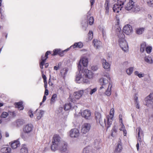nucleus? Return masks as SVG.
Instances as JSON below:
<instances>
[{"instance_id":"nucleus-1","label":"nucleus","mask_w":153,"mask_h":153,"mask_svg":"<svg viewBox=\"0 0 153 153\" xmlns=\"http://www.w3.org/2000/svg\"><path fill=\"white\" fill-rule=\"evenodd\" d=\"M110 80L109 74L104 75L99 80V82L101 86L100 88V92H105V94L107 96H109L111 94V90L112 84L109 81Z\"/></svg>"},{"instance_id":"nucleus-2","label":"nucleus","mask_w":153,"mask_h":153,"mask_svg":"<svg viewBox=\"0 0 153 153\" xmlns=\"http://www.w3.org/2000/svg\"><path fill=\"white\" fill-rule=\"evenodd\" d=\"M116 31L119 38L118 41L120 47L124 52H128V47L127 42L124 39L125 37L124 35L120 28H117Z\"/></svg>"},{"instance_id":"nucleus-3","label":"nucleus","mask_w":153,"mask_h":153,"mask_svg":"<svg viewBox=\"0 0 153 153\" xmlns=\"http://www.w3.org/2000/svg\"><path fill=\"white\" fill-rule=\"evenodd\" d=\"M63 142L61 140L59 136L57 134L54 135L53 137L52 145L51 147V149L55 151L59 149V147L60 146L61 143Z\"/></svg>"},{"instance_id":"nucleus-4","label":"nucleus","mask_w":153,"mask_h":153,"mask_svg":"<svg viewBox=\"0 0 153 153\" xmlns=\"http://www.w3.org/2000/svg\"><path fill=\"white\" fill-rule=\"evenodd\" d=\"M125 8L128 11L134 12H137L140 10L139 6L135 4L134 2L132 0L129 1L126 5Z\"/></svg>"},{"instance_id":"nucleus-5","label":"nucleus","mask_w":153,"mask_h":153,"mask_svg":"<svg viewBox=\"0 0 153 153\" xmlns=\"http://www.w3.org/2000/svg\"><path fill=\"white\" fill-rule=\"evenodd\" d=\"M136 131L138 132V138L137 143L136 146L137 151L139 150L140 145L141 146L143 145V134L142 130L140 127L137 128Z\"/></svg>"},{"instance_id":"nucleus-6","label":"nucleus","mask_w":153,"mask_h":153,"mask_svg":"<svg viewBox=\"0 0 153 153\" xmlns=\"http://www.w3.org/2000/svg\"><path fill=\"white\" fill-rule=\"evenodd\" d=\"M126 0H117V4H114L113 7V11L118 13L123 7Z\"/></svg>"},{"instance_id":"nucleus-7","label":"nucleus","mask_w":153,"mask_h":153,"mask_svg":"<svg viewBox=\"0 0 153 153\" xmlns=\"http://www.w3.org/2000/svg\"><path fill=\"white\" fill-rule=\"evenodd\" d=\"M88 59L86 56H83L80 59L78 65V70L80 71L83 69L81 64L83 66L85 67L88 66Z\"/></svg>"},{"instance_id":"nucleus-8","label":"nucleus","mask_w":153,"mask_h":153,"mask_svg":"<svg viewBox=\"0 0 153 153\" xmlns=\"http://www.w3.org/2000/svg\"><path fill=\"white\" fill-rule=\"evenodd\" d=\"M84 76L80 73V72L76 75L75 77V81L77 83H88L89 82V80L86 78H84Z\"/></svg>"},{"instance_id":"nucleus-9","label":"nucleus","mask_w":153,"mask_h":153,"mask_svg":"<svg viewBox=\"0 0 153 153\" xmlns=\"http://www.w3.org/2000/svg\"><path fill=\"white\" fill-rule=\"evenodd\" d=\"M144 105L153 108V93L150 94L145 98Z\"/></svg>"},{"instance_id":"nucleus-10","label":"nucleus","mask_w":153,"mask_h":153,"mask_svg":"<svg viewBox=\"0 0 153 153\" xmlns=\"http://www.w3.org/2000/svg\"><path fill=\"white\" fill-rule=\"evenodd\" d=\"M83 75L85 78L88 79H92L94 76V73L91 70H89L87 68L83 69Z\"/></svg>"},{"instance_id":"nucleus-11","label":"nucleus","mask_w":153,"mask_h":153,"mask_svg":"<svg viewBox=\"0 0 153 153\" xmlns=\"http://www.w3.org/2000/svg\"><path fill=\"white\" fill-rule=\"evenodd\" d=\"M84 91L83 90H80L78 91L75 92L74 93L73 96V99H71V101L72 102H74L76 100H78L82 96Z\"/></svg>"},{"instance_id":"nucleus-12","label":"nucleus","mask_w":153,"mask_h":153,"mask_svg":"<svg viewBox=\"0 0 153 153\" xmlns=\"http://www.w3.org/2000/svg\"><path fill=\"white\" fill-rule=\"evenodd\" d=\"M79 131L77 128H74L71 129L70 131L69 135L71 137L77 138L79 135Z\"/></svg>"},{"instance_id":"nucleus-13","label":"nucleus","mask_w":153,"mask_h":153,"mask_svg":"<svg viewBox=\"0 0 153 153\" xmlns=\"http://www.w3.org/2000/svg\"><path fill=\"white\" fill-rule=\"evenodd\" d=\"M33 128V126L32 124H28L24 126L23 131L25 133L29 134L32 131Z\"/></svg>"},{"instance_id":"nucleus-14","label":"nucleus","mask_w":153,"mask_h":153,"mask_svg":"<svg viewBox=\"0 0 153 153\" xmlns=\"http://www.w3.org/2000/svg\"><path fill=\"white\" fill-rule=\"evenodd\" d=\"M113 121V119L111 117L106 116L104 120V123L105 126L107 128H108L111 126Z\"/></svg>"},{"instance_id":"nucleus-15","label":"nucleus","mask_w":153,"mask_h":153,"mask_svg":"<svg viewBox=\"0 0 153 153\" xmlns=\"http://www.w3.org/2000/svg\"><path fill=\"white\" fill-rule=\"evenodd\" d=\"M91 126L90 124L85 123L82 126L81 132L83 134H85L88 132Z\"/></svg>"},{"instance_id":"nucleus-16","label":"nucleus","mask_w":153,"mask_h":153,"mask_svg":"<svg viewBox=\"0 0 153 153\" xmlns=\"http://www.w3.org/2000/svg\"><path fill=\"white\" fill-rule=\"evenodd\" d=\"M80 114L83 117L86 119H89L91 118V112L88 110L86 109L83 111Z\"/></svg>"},{"instance_id":"nucleus-17","label":"nucleus","mask_w":153,"mask_h":153,"mask_svg":"<svg viewBox=\"0 0 153 153\" xmlns=\"http://www.w3.org/2000/svg\"><path fill=\"white\" fill-rule=\"evenodd\" d=\"M123 31L126 34L128 35H129L132 31L131 26L128 25H125L123 27Z\"/></svg>"},{"instance_id":"nucleus-18","label":"nucleus","mask_w":153,"mask_h":153,"mask_svg":"<svg viewBox=\"0 0 153 153\" xmlns=\"http://www.w3.org/2000/svg\"><path fill=\"white\" fill-rule=\"evenodd\" d=\"M51 53L50 51H47L44 56V58H45V59H44L43 58V56H42L41 57L42 62L40 63V67L41 69H42L43 68V66L44 64L45 61L48 58V56Z\"/></svg>"},{"instance_id":"nucleus-19","label":"nucleus","mask_w":153,"mask_h":153,"mask_svg":"<svg viewBox=\"0 0 153 153\" xmlns=\"http://www.w3.org/2000/svg\"><path fill=\"white\" fill-rule=\"evenodd\" d=\"M97 91V88H92V86L89 87L84 90L85 93L90 95H92Z\"/></svg>"},{"instance_id":"nucleus-20","label":"nucleus","mask_w":153,"mask_h":153,"mask_svg":"<svg viewBox=\"0 0 153 153\" xmlns=\"http://www.w3.org/2000/svg\"><path fill=\"white\" fill-rule=\"evenodd\" d=\"M145 63L147 64H152L153 63L152 57L149 55L145 56L143 58Z\"/></svg>"},{"instance_id":"nucleus-21","label":"nucleus","mask_w":153,"mask_h":153,"mask_svg":"<svg viewBox=\"0 0 153 153\" xmlns=\"http://www.w3.org/2000/svg\"><path fill=\"white\" fill-rule=\"evenodd\" d=\"M95 118L97 122H98L102 126L104 125V123L102 122L101 119V115L98 112H96L95 113Z\"/></svg>"},{"instance_id":"nucleus-22","label":"nucleus","mask_w":153,"mask_h":153,"mask_svg":"<svg viewBox=\"0 0 153 153\" xmlns=\"http://www.w3.org/2000/svg\"><path fill=\"white\" fill-rule=\"evenodd\" d=\"M67 144L65 142H62L61 143L60 146L59 147L60 150L63 152H65L67 150Z\"/></svg>"},{"instance_id":"nucleus-23","label":"nucleus","mask_w":153,"mask_h":153,"mask_svg":"<svg viewBox=\"0 0 153 153\" xmlns=\"http://www.w3.org/2000/svg\"><path fill=\"white\" fill-rule=\"evenodd\" d=\"M102 62L103 68L106 70H110V65L106 60L103 59L102 60Z\"/></svg>"},{"instance_id":"nucleus-24","label":"nucleus","mask_w":153,"mask_h":153,"mask_svg":"<svg viewBox=\"0 0 153 153\" xmlns=\"http://www.w3.org/2000/svg\"><path fill=\"white\" fill-rule=\"evenodd\" d=\"M122 149V143L120 141L118 142L116 147L115 152L117 153L121 152Z\"/></svg>"},{"instance_id":"nucleus-25","label":"nucleus","mask_w":153,"mask_h":153,"mask_svg":"<svg viewBox=\"0 0 153 153\" xmlns=\"http://www.w3.org/2000/svg\"><path fill=\"white\" fill-rule=\"evenodd\" d=\"M117 126L116 125H114L111 131V136L115 137L116 136L117 132Z\"/></svg>"},{"instance_id":"nucleus-26","label":"nucleus","mask_w":153,"mask_h":153,"mask_svg":"<svg viewBox=\"0 0 153 153\" xmlns=\"http://www.w3.org/2000/svg\"><path fill=\"white\" fill-rule=\"evenodd\" d=\"M20 153H28V150L27 146L25 144H23L20 150Z\"/></svg>"},{"instance_id":"nucleus-27","label":"nucleus","mask_w":153,"mask_h":153,"mask_svg":"<svg viewBox=\"0 0 153 153\" xmlns=\"http://www.w3.org/2000/svg\"><path fill=\"white\" fill-rule=\"evenodd\" d=\"M68 68H63L60 71V73L61 75L62 76L63 78L65 77L66 75L67 72L68 71Z\"/></svg>"},{"instance_id":"nucleus-28","label":"nucleus","mask_w":153,"mask_h":153,"mask_svg":"<svg viewBox=\"0 0 153 153\" xmlns=\"http://www.w3.org/2000/svg\"><path fill=\"white\" fill-rule=\"evenodd\" d=\"M1 153H10L11 152V149L10 147H4L2 148L1 149Z\"/></svg>"},{"instance_id":"nucleus-29","label":"nucleus","mask_w":153,"mask_h":153,"mask_svg":"<svg viewBox=\"0 0 153 153\" xmlns=\"http://www.w3.org/2000/svg\"><path fill=\"white\" fill-rule=\"evenodd\" d=\"M77 107L76 106H73L72 108L71 104L70 103H67L65 104L64 106V109L65 111L68 110L70 109H72V108H76Z\"/></svg>"},{"instance_id":"nucleus-30","label":"nucleus","mask_w":153,"mask_h":153,"mask_svg":"<svg viewBox=\"0 0 153 153\" xmlns=\"http://www.w3.org/2000/svg\"><path fill=\"white\" fill-rule=\"evenodd\" d=\"M44 113V111L40 110L37 112L36 114V118L38 120H40L43 117Z\"/></svg>"},{"instance_id":"nucleus-31","label":"nucleus","mask_w":153,"mask_h":153,"mask_svg":"<svg viewBox=\"0 0 153 153\" xmlns=\"http://www.w3.org/2000/svg\"><path fill=\"white\" fill-rule=\"evenodd\" d=\"M145 30V28L143 27L137 28L136 29V33L137 34L140 35L143 33Z\"/></svg>"},{"instance_id":"nucleus-32","label":"nucleus","mask_w":153,"mask_h":153,"mask_svg":"<svg viewBox=\"0 0 153 153\" xmlns=\"http://www.w3.org/2000/svg\"><path fill=\"white\" fill-rule=\"evenodd\" d=\"M83 44L82 42L75 43L73 45L71 46L69 48H72L73 47V48H81L83 46Z\"/></svg>"},{"instance_id":"nucleus-33","label":"nucleus","mask_w":153,"mask_h":153,"mask_svg":"<svg viewBox=\"0 0 153 153\" xmlns=\"http://www.w3.org/2000/svg\"><path fill=\"white\" fill-rule=\"evenodd\" d=\"M20 146L19 142L18 141H15L11 144L12 148L13 149H16Z\"/></svg>"},{"instance_id":"nucleus-34","label":"nucleus","mask_w":153,"mask_h":153,"mask_svg":"<svg viewBox=\"0 0 153 153\" xmlns=\"http://www.w3.org/2000/svg\"><path fill=\"white\" fill-rule=\"evenodd\" d=\"M147 46L146 43L145 42H143L140 45V52L141 53H143Z\"/></svg>"},{"instance_id":"nucleus-35","label":"nucleus","mask_w":153,"mask_h":153,"mask_svg":"<svg viewBox=\"0 0 153 153\" xmlns=\"http://www.w3.org/2000/svg\"><path fill=\"white\" fill-rule=\"evenodd\" d=\"M11 113H12V114L13 115L14 114V112L11 113L10 111H9L8 112H3L1 114L0 117H1L2 118H5L7 117L9 114H11Z\"/></svg>"},{"instance_id":"nucleus-36","label":"nucleus","mask_w":153,"mask_h":153,"mask_svg":"<svg viewBox=\"0 0 153 153\" xmlns=\"http://www.w3.org/2000/svg\"><path fill=\"white\" fill-rule=\"evenodd\" d=\"M22 102H18L15 103V105L16 107L18 108L19 110H22L24 108L22 105Z\"/></svg>"},{"instance_id":"nucleus-37","label":"nucleus","mask_w":153,"mask_h":153,"mask_svg":"<svg viewBox=\"0 0 153 153\" xmlns=\"http://www.w3.org/2000/svg\"><path fill=\"white\" fill-rule=\"evenodd\" d=\"M121 127L120 128L119 130L121 131H123V135L124 136H126V135L127 133V131L125 129V126L123 124V123H121L120 124Z\"/></svg>"},{"instance_id":"nucleus-38","label":"nucleus","mask_w":153,"mask_h":153,"mask_svg":"<svg viewBox=\"0 0 153 153\" xmlns=\"http://www.w3.org/2000/svg\"><path fill=\"white\" fill-rule=\"evenodd\" d=\"M93 43L94 46L96 48H98L101 44V42L97 40V39H95L93 41Z\"/></svg>"},{"instance_id":"nucleus-39","label":"nucleus","mask_w":153,"mask_h":153,"mask_svg":"<svg viewBox=\"0 0 153 153\" xmlns=\"http://www.w3.org/2000/svg\"><path fill=\"white\" fill-rule=\"evenodd\" d=\"M28 134L25 133H22L21 134V137L24 140H26L29 137V135Z\"/></svg>"},{"instance_id":"nucleus-40","label":"nucleus","mask_w":153,"mask_h":153,"mask_svg":"<svg viewBox=\"0 0 153 153\" xmlns=\"http://www.w3.org/2000/svg\"><path fill=\"white\" fill-rule=\"evenodd\" d=\"M109 3L108 0H106L104 6L106 10V13H108L109 11V7L108 4Z\"/></svg>"},{"instance_id":"nucleus-41","label":"nucleus","mask_w":153,"mask_h":153,"mask_svg":"<svg viewBox=\"0 0 153 153\" xmlns=\"http://www.w3.org/2000/svg\"><path fill=\"white\" fill-rule=\"evenodd\" d=\"M24 123V121L23 120L19 119L16 121V124L17 126H18L23 125Z\"/></svg>"},{"instance_id":"nucleus-42","label":"nucleus","mask_w":153,"mask_h":153,"mask_svg":"<svg viewBox=\"0 0 153 153\" xmlns=\"http://www.w3.org/2000/svg\"><path fill=\"white\" fill-rule=\"evenodd\" d=\"M152 49V46L148 45L146 47L145 50L146 53L149 54L151 52Z\"/></svg>"},{"instance_id":"nucleus-43","label":"nucleus","mask_w":153,"mask_h":153,"mask_svg":"<svg viewBox=\"0 0 153 153\" xmlns=\"http://www.w3.org/2000/svg\"><path fill=\"white\" fill-rule=\"evenodd\" d=\"M114 109L113 108H112L110 110L109 115L107 116L110 117H111V118L113 119L114 117Z\"/></svg>"},{"instance_id":"nucleus-44","label":"nucleus","mask_w":153,"mask_h":153,"mask_svg":"<svg viewBox=\"0 0 153 153\" xmlns=\"http://www.w3.org/2000/svg\"><path fill=\"white\" fill-rule=\"evenodd\" d=\"M134 68L133 67H130L127 69L126 70V72L128 75H130L133 71Z\"/></svg>"},{"instance_id":"nucleus-45","label":"nucleus","mask_w":153,"mask_h":153,"mask_svg":"<svg viewBox=\"0 0 153 153\" xmlns=\"http://www.w3.org/2000/svg\"><path fill=\"white\" fill-rule=\"evenodd\" d=\"M93 32L91 31H89L88 34V39L89 40H91L93 38Z\"/></svg>"},{"instance_id":"nucleus-46","label":"nucleus","mask_w":153,"mask_h":153,"mask_svg":"<svg viewBox=\"0 0 153 153\" xmlns=\"http://www.w3.org/2000/svg\"><path fill=\"white\" fill-rule=\"evenodd\" d=\"M61 51V50L59 49H56L53 50V53L52 54L53 56H55L57 54H59L60 51Z\"/></svg>"},{"instance_id":"nucleus-47","label":"nucleus","mask_w":153,"mask_h":153,"mask_svg":"<svg viewBox=\"0 0 153 153\" xmlns=\"http://www.w3.org/2000/svg\"><path fill=\"white\" fill-rule=\"evenodd\" d=\"M146 1L149 6L153 7V0H146Z\"/></svg>"},{"instance_id":"nucleus-48","label":"nucleus","mask_w":153,"mask_h":153,"mask_svg":"<svg viewBox=\"0 0 153 153\" xmlns=\"http://www.w3.org/2000/svg\"><path fill=\"white\" fill-rule=\"evenodd\" d=\"M94 21V18L93 17H90L89 19L88 22L90 25H91L93 24Z\"/></svg>"},{"instance_id":"nucleus-49","label":"nucleus","mask_w":153,"mask_h":153,"mask_svg":"<svg viewBox=\"0 0 153 153\" xmlns=\"http://www.w3.org/2000/svg\"><path fill=\"white\" fill-rule=\"evenodd\" d=\"M98 67L97 65H93L91 67V69L94 71H96L98 69Z\"/></svg>"},{"instance_id":"nucleus-50","label":"nucleus","mask_w":153,"mask_h":153,"mask_svg":"<svg viewBox=\"0 0 153 153\" xmlns=\"http://www.w3.org/2000/svg\"><path fill=\"white\" fill-rule=\"evenodd\" d=\"M69 48H68L65 50L64 51H60V52L59 53V54L61 56H63V53L65 51H66V52L67 51L69 50Z\"/></svg>"},{"instance_id":"nucleus-51","label":"nucleus","mask_w":153,"mask_h":153,"mask_svg":"<svg viewBox=\"0 0 153 153\" xmlns=\"http://www.w3.org/2000/svg\"><path fill=\"white\" fill-rule=\"evenodd\" d=\"M57 95L56 94H53L51 99V101L53 102L54 101L55 98H56Z\"/></svg>"},{"instance_id":"nucleus-52","label":"nucleus","mask_w":153,"mask_h":153,"mask_svg":"<svg viewBox=\"0 0 153 153\" xmlns=\"http://www.w3.org/2000/svg\"><path fill=\"white\" fill-rule=\"evenodd\" d=\"M60 65L61 63H59L58 64V66H54L53 68L54 70L56 71L58 70L59 68Z\"/></svg>"},{"instance_id":"nucleus-53","label":"nucleus","mask_w":153,"mask_h":153,"mask_svg":"<svg viewBox=\"0 0 153 153\" xmlns=\"http://www.w3.org/2000/svg\"><path fill=\"white\" fill-rule=\"evenodd\" d=\"M28 114V115L31 118H32L33 117V115L32 113V111L31 110L29 111Z\"/></svg>"},{"instance_id":"nucleus-54","label":"nucleus","mask_w":153,"mask_h":153,"mask_svg":"<svg viewBox=\"0 0 153 153\" xmlns=\"http://www.w3.org/2000/svg\"><path fill=\"white\" fill-rule=\"evenodd\" d=\"M42 77L44 79V82H47L46 79L47 78L46 76L43 74V71H42Z\"/></svg>"},{"instance_id":"nucleus-55","label":"nucleus","mask_w":153,"mask_h":153,"mask_svg":"<svg viewBox=\"0 0 153 153\" xmlns=\"http://www.w3.org/2000/svg\"><path fill=\"white\" fill-rule=\"evenodd\" d=\"M82 153H89V151L87 148L84 149Z\"/></svg>"},{"instance_id":"nucleus-56","label":"nucleus","mask_w":153,"mask_h":153,"mask_svg":"<svg viewBox=\"0 0 153 153\" xmlns=\"http://www.w3.org/2000/svg\"><path fill=\"white\" fill-rule=\"evenodd\" d=\"M122 116L121 114H120L119 115V119L120 120V122L121 123H123V121L122 119Z\"/></svg>"},{"instance_id":"nucleus-57","label":"nucleus","mask_w":153,"mask_h":153,"mask_svg":"<svg viewBox=\"0 0 153 153\" xmlns=\"http://www.w3.org/2000/svg\"><path fill=\"white\" fill-rule=\"evenodd\" d=\"M144 74L143 73H140L138 76L139 78H141L144 76Z\"/></svg>"},{"instance_id":"nucleus-58","label":"nucleus","mask_w":153,"mask_h":153,"mask_svg":"<svg viewBox=\"0 0 153 153\" xmlns=\"http://www.w3.org/2000/svg\"><path fill=\"white\" fill-rule=\"evenodd\" d=\"M45 94L46 95H48V90L47 89H45Z\"/></svg>"},{"instance_id":"nucleus-59","label":"nucleus","mask_w":153,"mask_h":153,"mask_svg":"<svg viewBox=\"0 0 153 153\" xmlns=\"http://www.w3.org/2000/svg\"><path fill=\"white\" fill-rule=\"evenodd\" d=\"M90 1L91 4V5L92 6L95 0H90Z\"/></svg>"},{"instance_id":"nucleus-60","label":"nucleus","mask_w":153,"mask_h":153,"mask_svg":"<svg viewBox=\"0 0 153 153\" xmlns=\"http://www.w3.org/2000/svg\"><path fill=\"white\" fill-rule=\"evenodd\" d=\"M135 104H136V108H137L138 109L139 108H140V106L139 104V102H135Z\"/></svg>"},{"instance_id":"nucleus-61","label":"nucleus","mask_w":153,"mask_h":153,"mask_svg":"<svg viewBox=\"0 0 153 153\" xmlns=\"http://www.w3.org/2000/svg\"><path fill=\"white\" fill-rule=\"evenodd\" d=\"M44 82V87L45 88V89H47V82Z\"/></svg>"},{"instance_id":"nucleus-62","label":"nucleus","mask_w":153,"mask_h":153,"mask_svg":"<svg viewBox=\"0 0 153 153\" xmlns=\"http://www.w3.org/2000/svg\"><path fill=\"white\" fill-rule=\"evenodd\" d=\"M135 75L138 76L140 73H139V72L137 71H136L134 72Z\"/></svg>"},{"instance_id":"nucleus-63","label":"nucleus","mask_w":153,"mask_h":153,"mask_svg":"<svg viewBox=\"0 0 153 153\" xmlns=\"http://www.w3.org/2000/svg\"><path fill=\"white\" fill-rule=\"evenodd\" d=\"M46 99V96L44 95L43 97V99L42 100L43 102H44Z\"/></svg>"},{"instance_id":"nucleus-64","label":"nucleus","mask_w":153,"mask_h":153,"mask_svg":"<svg viewBox=\"0 0 153 153\" xmlns=\"http://www.w3.org/2000/svg\"><path fill=\"white\" fill-rule=\"evenodd\" d=\"M134 100L135 101V103L137 102H138V97H134Z\"/></svg>"}]
</instances>
